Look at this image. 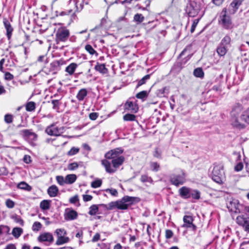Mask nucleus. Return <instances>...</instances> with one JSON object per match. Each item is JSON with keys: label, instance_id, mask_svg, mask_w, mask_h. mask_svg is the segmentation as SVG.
<instances>
[{"label": "nucleus", "instance_id": "5", "mask_svg": "<svg viewBox=\"0 0 249 249\" xmlns=\"http://www.w3.org/2000/svg\"><path fill=\"white\" fill-rule=\"evenodd\" d=\"M19 133L24 140L27 141L31 145H36L35 142L37 140L38 136L36 133L33 132L32 129L22 130L20 131Z\"/></svg>", "mask_w": 249, "mask_h": 249}, {"label": "nucleus", "instance_id": "56", "mask_svg": "<svg viewBox=\"0 0 249 249\" xmlns=\"http://www.w3.org/2000/svg\"><path fill=\"white\" fill-rule=\"evenodd\" d=\"M13 116L10 114H7L4 116V121L7 124H10L13 122Z\"/></svg>", "mask_w": 249, "mask_h": 249}, {"label": "nucleus", "instance_id": "40", "mask_svg": "<svg viewBox=\"0 0 249 249\" xmlns=\"http://www.w3.org/2000/svg\"><path fill=\"white\" fill-rule=\"evenodd\" d=\"M195 199H199L200 198V192L197 190H192L190 192V197Z\"/></svg>", "mask_w": 249, "mask_h": 249}, {"label": "nucleus", "instance_id": "6", "mask_svg": "<svg viewBox=\"0 0 249 249\" xmlns=\"http://www.w3.org/2000/svg\"><path fill=\"white\" fill-rule=\"evenodd\" d=\"M61 65L59 61H54L49 65L44 66L43 68V71L47 74H56L60 70Z\"/></svg>", "mask_w": 249, "mask_h": 249}, {"label": "nucleus", "instance_id": "55", "mask_svg": "<svg viewBox=\"0 0 249 249\" xmlns=\"http://www.w3.org/2000/svg\"><path fill=\"white\" fill-rule=\"evenodd\" d=\"M6 207L9 209L13 208L15 205V203L11 199H7L5 201Z\"/></svg>", "mask_w": 249, "mask_h": 249}, {"label": "nucleus", "instance_id": "34", "mask_svg": "<svg viewBox=\"0 0 249 249\" xmlns=\"http://www.w3.org/2000/svg\"><path fill=\"white\" fill-rule=\"evenodd\" d=\"M76 176L74 174H70L65 177L66 184H72L76 179Z\"/></svg>", "mask_w": 249, "mask_h": 249}, {"label": "nucleus", "instance_id": "47", "mask_svg": "<svg viewBox=\"0 0 249 249\" xmlns=\"http://www.w3.org/2000/svg\"><path fill=\"white\" fill-rule=\"evenodd\" d=\"M150 166L152 171L157 172L160 168V166L157 162H151L150 163Z\"/></svg>", "mask_w": 249, "mask_h": 249}, {"label": "nucleus", "instance_id": "61", "mask_svg": "<svg viewBox=\"0 0 249 249\" xmlns=\"http://www.w3.org/2000/svg\"><path fill=\"white\" fill-rule=\"evenodd\" d=\"M106 192L107 193H109L112 196H117L118 195V191L115 189H107L106 190Z\"/></svg>", "mask_w": 249, "mask_h": 249}, {"label": "nucleus", "instance_id": "45", "mask_svg": "<svg viewBox=\"0 0 249 249\" xmlns=\"http://www.w3.org/2000/svg\"><path fill=\"white\" fill-rule=\"evenodd\" d=\"M63 97V95H61V97L59 98V99H57L55 100H52L51 101V103L53 104V109H58L59 107V106L60 105V103L59 102V100L62 99Z\"/></svg>", "mask_w": 249, "mask_h": 249}, {"label": "nucleus", "instance_id": "37", "mask_svg": "<svg viewBox=\"0 0 249 249\" xmlns=\"http://www.w3.org/2000/svg\"><path fill=\"white\" fill-rule=\"evenodd\" d=\"M23 232L22 229L20 228H14L13 230L12 233L13 235L16 238H18Z\"/></svg>", "mask_w": 249, "mask_h": 249}, {"label": "nucleus", "instance_id": "15", "mask_svg": "<svg viewBox=\"0 0 249 249\" xmlns=\"http://www.w3.org/2000/svg\"><path fill=\"white\" fill-rule=\"evenodd\" d=\"M78 213L71 208L66 209L64 213L65 219L67 221L73 220L77 219Z\"/></svg>", "mask_w": 249, "mask_h": 249}, {"label": "nucleus", "instance_id": "38", "mask_svg": "<svg viewBox=\"0 0 249 249\" xmlns=\"http://www.w3.org/2000/svg\"><path fill=\"white\" fill-rule=\"evenodd\" d=\"M148 95V92L147 91L143 90V91H142L136 94V97L138 99H140L142 100H144L147 97Z\"/></svg>", "mask_w": 249, "mask_h": 249}, {"label": "nucleus", "instance_id": "30", "mask_svg": "<svg viewBox=\"0 0 249 249\" xmlns=\"http://www.w3.org/2000/svg\"><path fill=\"white\" fill-rule=\"evenodd\" d=\"M17 187L18 189L27 191H30L32 190L31 186L24 181H22L19 183L17 185Z\"/></svg>", "mask_w": 249, "mask_h": 249}, {"label": "nucleus", "instance_id": "60", "mask_svg": "<svg viewBox=\"0 0 249 249\" xmlns=\"http://www.w3.org/2000/svg\"><path fill=\"white\" fill-rule=\"evenodd\" d=\"M78 167V164L77 162H74L71 163L68 165V169L70 170H74Z\"/></svg>", "mask_w": 249, "mask_h": 249}, {"label": "nucleus", "instance_id": "4", "mask_svg": "<svg viewBox=\"0 0 249 249\" xmlns=\"http://www.w3.org/2000/svg\"><path fill=\"white\" fill-rule=\"evenodd\" d=\"M185 174L183 170L178 169L170 176L171 183L176 186L182 185L185 182Z\"/></svg>", "mask_w": 249, "mask_h": 249}, {"label": "nucleus", "instance_id": "41", "mask_svg": "<svg viewBox=\"0 0 249 249\" xmlns=\"http://www.w3.org/2000/svg\"><path fill=\"white\" fill-rule=\"evenodd\" d=\"M144 19V17L141 14L137 13L134 16V21H135L137 24L142 23Z\"/></svg>", "mask_w": 249, "mask_h": 249}, {"label": "nucleus", "instance_id": "42", "mask_svg": "<svg viewBox=\"0 0 249 249\" xmlns=\"http://www.w3.org/2000/svg\"><path fill=\"white\" fill-rule=\"evenodd\" d=\"M89 210L88 213L90 215H94L96 213H97L99 208H98V205L94 204V205H91L89 207Z\"/></svg>", "mask_w": 249, "mask_h": 249}, {"label": "nucleus", "instance_id": "33", "mask_svg": "<svg viewBox=\"0 0 249 249\" xmlns=\"http://www.w3.org/2000/svg\"><path fill=\"white\" fill-rule=\"evenodd\" d=\"M191 49H192V45H189L186 47V48L182 51L181 53L180 54L179 56H181L182 55H184L185 53L187 51H189V53L187 55V60H189L192 56L193 54L191 53Z\"/></svg>", "mask_w": 249, "mask_h": 249}, {"label": "nucleus", "instance_id": "35", "mask_svg": "<svg viewBox=\"0 0 249 249\" xmlns=\"http://www.w3.org/2000/svg\"><path fill=\"white\" fill-rule=\"evenodd\" d=\"M240 118L242 121L249 124V107L243 113Z\"/></svg>", "mask_w": 249, "mask_h": 249}, {"label": "nucleus", "instance_id": "31", "mask_svg": "<svg viewBox=\"0 0 249 249\" xmlns=\"http://www.w3.org/2000/svg\"><path fill=\"white\" fill-rule=\"evenodd\" d=\"M242 2L238 0H233L230 4V6L233 8V13L236 12L239 6L241 5Z\"/></svg>", "mask_w": 249, "mask_h": 249}, {"label": "nucleus", "instance_id": "29", "mask_svg": "<svg viewBox=\"0 0 249 249\" xmlns=\"http://www.w3.org/2000/svg\"><path fill=\"white\" fill-rule=\"evenodd\" d=\"M70 241V238L68 237H65L64 235L60 236L57 237V239L55 242V244L57 246H60L64 244L68 243Z\"/></svg>", "mask_w": 249, "mask_h": 249}, {"label": "nucleus", "instance_id": "21", "mask_svg": "<svg viewBox=\"0 0 249 249\" xmlns=\"http://www.w3.org/2000/svg\"><path fill=\"white\" fill-rule=\"evenodd\" d=\"M231 121L232 126L237 128L243 129L246 126L244 124L239 122L238 116L231 117Z\"/></svg>", "mask_w": 249, "mask_h": 249}, {"label": "nucleus", "instance_id": "25", "mask_svg": "<svg viewBox=\"0 0 249 249\" xmlns=\"http://www.w3.org/2000/svg\"><path fill=\"white\" fill-rule=\"evenodd\" d=\"M78 65L76 63H71L66 68L65 71L68 72L69 75H71L74 73Z\"/></svg>", "mask_w": 249, "mask_h": 249}, {"label": "nucleus", "instance_id": "59", "mask_svg": "<svg viewBox=\"0 0 249 249\" xmlns=\"http://www.w3.org/2000/svg\"><path fill=\"white\" fill-rule=\"evenodd\" d=\"M37 61L39 62H43L44 64L48 63V59L45 55H40L37 58Z\"/></svg>", "mask_w": 249, "mask_h": 249}, {"label": "nucleus", "instance_id": "53", "mask_svg": "<svg viewBox=\"0 0 249 249\" xmlns=\"http://www.w3.org/2000/svg\"><path fill=\"white\" fill-rule=\"evenodd\" d=\"M140 180L142 182H151L152 181V178L146 175H142Z\"/></svg>", "mask_w": 249, "mask_h": 249}, {"label": "nucleus", "instance_id": "16", "mask_svg": "<svg viewBox=\"0 0 249 249\" xmlns=\"http://www.w3.org/2000/svg\"><path fill=\"white\" fill-rule=\"evenodd\" d=\"M238 201L235 199H232L227 203V207L230 211L234 213L240 212Z\"/></svg>", "mask_w": 249, "mask_h": 249}, {"label": "nucleus", "instance_id": "46", "mask_svg": "<svg viewBox=\"0 0 249 249\" xmlns=\"http://www.w3.org/2000/svg\"><path fill=\"white\" fill-rule=\"evenodd\" d=\"M100 206H103V207L106 208L107 210H112L115 208H117L116 201H112L110 202L108 204V206H107V205L104 204H100Z\"/></svg>", "mask_w": 249, "mask_h": 249}, {"label": "nucleus", "instance_id": "48", "mask_svg": "<svg viewBox=\"0 0 249 249\" xmlns=\"http://www.w3.org/2000/svg\"><path fill=\"white\" fill-rule=\"evenodd\" d=\"M123 119L125 121H134L136 119V116L134 114L127 113L124 116Z\"/></svg>", "mask_w": 249, "mask_h": 249}, {"label": "nucleus", "instance_id": "28", "mask_svg": "<svg viewBox=\"0 0 249 249\" xmlns=\"http://www.w3.org/2000/svg\"><path fill=\"white\" fill-rule=\"evenodd\" d=\"M231 42V38L229 36L226 35L222 39L219 44L228 48L230 46Z\"/></svg>", "mask_w": 249, "mask_h": 249}, {"label": "nucleus", "instance_id": "57", "mask_svg": "<svg viewBox=\"0 0 249 249\" xmlns=\"http://www.w3.org/2000/svg\"><path fill=\"white\" fill-rule=\"evenodd\" d=\"M79 151V148L73 147L68 151L67 155L68 156H73L76 154Z\"/></svg>", "mask_w": 249, "mask_h": 249}, {"label": "nucleus", "instance_id": "52", "mask_svg": "<svg viewBox=\"0 0 249 249\" xmlns=\"http://www.w3.org/2000/svg\"><path fill=\"white\" fill-rule=\"evenodd\" d=\"M56 179L57 183L61 186L64 185L65 184H66V179L64 178L63 176H58L56 177Z\"/></svg>", "mask_w": 249, "mask_h": 249}, {"label": "nucleus", "instance_id": "64", "mask_svg": "<svg viewBox=\"0 0 249 249\" xmlns=\"http://www.w3.org/2000/svg\"><path fill=\"white\" fill-rule=\"evenodd\" d=\"M173 235V232L171 230H166L165 231V237L166 239L171 238Z\"/></svg>", "mask_w": 249, "mask_h": 249}, {"label": "nucleus", "instance_id": "2", "mask_svg": "<svg viewBox=\"0 0 249 249\" xmlns=\"http://www.w3.org/2000/svg\"><path fill=\"white\" fill-rule=\"evenodd\" d=\"M211 176L212 178L214 181L219 184H222L225 178V172L223 164H214Z\"/></svg>", "mask_w": 249, "mask_h": 249}, {"label": "nucleus", "instance_id": "43", "mask_svg": "<svg viewBox=\"0 0 249 249\" xmlns=\"http://www.w3.org/2000/svg\"><path fill=\"white\" fill-rule=\"evenodd\" d=\"M194 75L196 77L202 78L204 76V72L202 69L198 68L194 70Z\"/></svg>", "mask_w": 249, "mask_h": 249}, {"label": "nucleus", "instance_id": "62", "mask_svg": "<svg viewBox=\"0 0 249 249\" xmlns=\"http://www.w3.org/2000/svg\"><path fill=\"white\" fill-rule=\"evenodd\" d=\"M79 201V197L78 195H75L74 196L70 198L69 202L71 204H76Z\"/></svg>", "mask_w": 249, "mask_h": 249}, {"label": "nucleus", "instance_id": "8", "mask_svg": "<svg viewBox=\"0 0 249 249\" xmlns=\"http://www.w3.org/2000/svg\"><path fill=\"white\" fill-rule=\"evenodd\" d=\"M136 197L126 196L120 200L116 201L117 208L119 210H126L129 205L132 204Z\"/></svg>", "mask_w": 249, "mask_h": 249}, {"label": "nucleus", "instance_id": "44", "mask_svg": "<svg viewBox=\"0 0 249 249\" xmlns=\"http://www.w3.org/2000/svg\"><path fill=\"white\" fill-rule=\"evenodd\" d=\"M85 50L90 54L94 55L95 54L96 56L98 55L97 52L93 49V48L89 44L86 45L85 46Z\"/></svg>", "mask_w": 249, "mask_h": 249}, {"label": "nucleus", "instance_id": "12", "mask_svg": "<svg viewBox=\"0 0 249 249\" xmlns=\"http://www.w3.org/2000/svg\"><path fill=\"white\" fill-rule=\"evenodd\" d=\"M236 221L238 225L243 226L245 231L249 232V215L238 216Z\"/></svg>", "mask_w": 249, "mask_h": 249}, {"label": "nucleus", "instance_id": "14", "mask_svg": "<svg viewBox=\"0 0 249 249\" xmlns=\"http://www.w3.org/2000/svg\"><path fill=\"white\" fill-rule=\"evenodd\" d=\"M183 220L184 224L182 226V227L190 228L194 231H195L196 230V226L193 223L194 219L192 216L184 215Z\"/></svg>", "mask_w": 249, "mask_h": 249}, {"label": "nucleus", "instance_id": "58", "mask_svg": "<svg viewBox=\"0 0 249 249\" xmlns=\"http://www.w3.org/2000/svg\"><path fill=\"white\" fill-rule=\"evenodd\" d=\"M55 233L57 236V237L60 236L65 235L67 233L66 231L63 229H57L55 231Z\"/></svg>", "mask_w": 249, "mask_h": 249}, {"label": "nucleus", "instance_id": "23", "mask_svg": "<svg viewBox=\"0 0 249 249\" xmlns=\"http://www.w3.org/2000/svg\"><path fill=\"white\" fill-rule=\"evenodd\" d=\"M58 192V188L55 185H53L50 186L47 190L48 194L50 197H52L56 196H57Z\"/></svg>", "mask_w": 249, "mask_h": 249}, {"label": "nucleus", "instance_id": "11", "mask_svg": "<svg viewBox=\"0 0 249 249\" xmlns=\"http://www.w3.org/2000/svg\"><path fill=\"white\" fill-rule=\"evenodd\" d=\"M124 152V150L121 147L116 148L112 149L105 155V157L106 158V160H113L116 158H119L121 156V154Z\"/></svg>", "mask_w": 249, "mask_h": 249}, {"label": "nucleus", "instance_id": "24", "mask_svg": "<svg viewBox=\"0 0 249 249\" xmlns=\"http://www.w3.org/2000/svg\"><path fill=\"white\" fill-rule=\"evenodd\" d=\"M71 0H53V3H56L57 5L61 9H65L71 3Z\"/></svg>", "mask_w": 249, "mask_h": 249}, {"label": "nucleus", "instance_id": "17", "mask_svg": "<svg viewBox=\"0 0 249 249\" xmlns=\"http://www.w3.org/2000/svg\"><path fill=\"white\" fill-rule=\"evenodd\" d=\"M4 27L6 30V36L8 39L10 40L12 33L13 32V28L12 27L10 23L6 18H4L3 20Z\"/></svg>", "mask_w": 249, "mask_h": 249}, {"label": "nucleus", "instance_id": "19", "mask_svg": "<svg viewBox=\"0 0 249 249\" xmlns=\"http://www.w3.org/2000/svg\"><path fill=\"white\" fill-rule=\"evenodd\" d=\"M243 109L241 104L237 103L234 104L232 107L231 115V117L238 116Z\"/></svg>", "mask_w": 249, "mask_h": 249}, {"label": "nucleus", "instance_id": "3", "mask_svg": "<svg viewBox=\"0 0 249 249\" xmlns=\"http://www.w3.org/2000/svg\"><path fill=\"white\" fill-rule=\"evenodd\" d=\"M201 8V4L198 0H189L186 6L185 12L188 16L195 17L200 12Z\"/></svg>", "mask_w": 249, "mask_h": 249}, {"label": "nucleus", "instance_id": "49", "mask_svg": "<svg viewBox=\"0 0 249 249\" xmlns=\"http://www.w3.org/2000/svg\"><path fill=\"white\" fill-rule=\"evenodd\" d=\"M12 219H13L16 222L19 223L20 225L23 226L24 224V221L21 219L20 216H18L17 214H14L11 216Z\"/></svg>", "mask_w": 249, "mask_h": 249}, {"label": "nucleus", "instance_id": "13", "mask_svg": "<svg viewBox=\"0 0 249 249\" xmlns=\"http://www.w3.org/2000/svg\"><path fill=\"white\" fill-rule=\"evenodd\" d=\"M226 13V9H224L221 12L220 18L223 27L226 29H228L231 27V21L230 17L227 15Z\"/></svg>", "mask_w": 249, "mask_h": 249}, {"label": "nucleus", "instance_id": "22", "mask_svg": "<svg viewBox=\"0 0 249 249\" xmlns=\"http://www.w3.org/2000/svg\"><path fill=\"white\" fill-rule=\"evenodd\" d=\"M88 95V90L86 89L83 88L80 89L77 95L76 98L79 102H82L84 100Z\"/></svg>", "mask_w": 249, "mask_h": 249}, {"label": "nucleus", "instance_id": "1", "mask_svg": "<svg viewBox=\"0 0 249 249\" xmlns=\"http://www.w3.org/2000/svg\"><path fill=\"white\" fill-rule=\"evenodd\" d=\"M124 161V157L121 156L119 158L112 160L111 163L113 168L111 167V162L107 160H101V163L105 168L106 171L107 173L112 174L116 172V168L121 166Z\"/></svg>", "mask_w": 249, "mask_h": 249}, {"label": "nucleus", "instance_id": "36", "mask_svg": "<svg viewBox=\"0 0 249 249\" xmlns=\"http://www.w3.org/2000/svg\"><path fill=\"white\" fill-rule=\"evenodd\" d=\"M168 89L166 87H164L160 89H159L157 90L156 94L157 95L160 97H162L165 96V93H168Z\"/></svg>", "mask_w": 249, "mask_h": 249}, {"label": "nucleus", "instance_id": "18", "mask_svg": "<svg viewBox=\"0 0 249 249\" xmlns=\"http://www.w3.org/2000/svg\"><path fill=\"white\" fill-rule=\"evenodd\" d=\"M125 109L131 113H136L139 109L138 105L132 101H127L124 105Z\"/></svg>", "mask_w": 249, "mask_h": 249}, {"label": "nucleus", "instance_id": "20", "mask_svg": "<svg viewBox=\"0 0 249 249\" xmlns=\"http://www.w3.org/2000/svg\"><path fill=\"white\" fill-rule=\"evenodd\" d=\"M191 189L185 186L182 187L179 190V196L184 199L190 198V192Z\"/></svg>", "mask_w": 249, "mask_h": 249}, {"label": "nucleus", "instance_id": "7", "mask_svg": "<svg viewBox=\"0 0 249 249\" xmlns=\"http://www.w3.org/2000/svg\"><path fill=\"white\" fill-rule=\"evenodd\" d=\"M70 36V31L66 27L58 28L55 34V41L57 44L60 42H65Z\"/></svg>", "mask_w": 249, "mask_h": 249}, {"label": "nucleus", "instance_id": "39", "mask_svg": "<svg viewBox=\"0 0 249 249\" xmlns=\"http://www.w3.org/2000/svg\"><path fill=\"white\" fill-rule=\"evenodd\" d=\"M25 107L27 111H33L36 108V103L32 101L29 102L26 104Z\"/></svg>", "mask_w": 249, "mask_h": 249}, {"label": "nucleus", "instance_id": "63", "mask_svg": "<svg viewBox=\"0 0 249 249\" xmlns=\"http://www.w3.org/2000/svg\"><path fill=\"white\" fill-rule=\"evenodd\" d=\"M243 168V164L241 162L238 163L234 167L235 171L237 172L240 171Z\"/></svg>", "mask_w": 249, "mask_h": 249}, {"label": "nucleus", "instance_id": "50", "mask_svg": "<svg viewBox=\"0 0 249 249\" xmlns=\"http://www.w3.org/2000/svg\"><path fill=\"white\" fill-rule=\"evenodd\" d=\"M150 74H147L145 76H144L143 77H142L141 80H140L138 81L137 87L138 88V87L144 84L145 83L146 80L150 78Z\"/></svg>", "mask_w": 249, "mask_h": 249}, {"label": "nucleus", "instance_id": "9", "mask_svg": "<svg viewBox=\"0 0 249 249\" xmlns=\"http://www.w3.org/2000/svg\"><path fill=\"white\" fill-rule=\"evenodd\" d=\"M65 129L64 126L58 127L53 124L46 128V132L50 136H58L64 133Z\"/></svg>", "mask_w": 249, "mask_h": 249}, {"label": "nucleus", "instance_id": "10", "mask_svg": "<svg viewBox=\"0 0 249 249\" xmlns=\"http://www.w3.org/2000/svg\"><path fill=\"white\" fill-rule=\"evenodd\" d=\"M37 240L39 242L45 243L47 246H49L54 241L53 236L50 232H44L40 234L37 237Z\"/></svg>", "mask_w": 249, "mask_h": 249}, {"label": "nucleus", "instance_id": "51", "mask_svg": "<svg viewBox=\"0 0 249 249\" xmlns=\"http://www.w3.org/2000/svg\"><path fill=\"white\" fill-rule=\"evenodd\" d=\"M102 181L101 179H97L92 181L91 183V186L93 188H96L101 186Z\"/></svg>", "mask_w": 249, "mask_h": 249}, {"label": "nucleus", "instance_id": "27", "mask_svg": "<svg viewBox=\"0 0 249 249\" xmlns=\"http://www.w3.org/2000/svg\"><path fill=\"white\" fill-rule=\"evenodd\" d=\"M95 69L96 71L102 74H106L108 72V70L106 68L104 64L98 63L97 65L95 66Z\"/></svg>", "mask_w": 249, "mask_h": 249}, {"label": "nucleus", "instance_id": "54", "mask_svg": "<svg viewBox=\"0 0 249 249\" xmlns=\"http://www.w3.org/2000/svg\"><path fill=\"white\" fill-rule=\"evenodd\" d=\"M42 227L41 224L39 222H35L32 226V230L33 231H38Z\"/></svg>", "mask_w": 249, "mask_h": 249}, {"label": "nucleus", "instance_id": "32", "mask_svg": "<svg viewBox=\"0 0 249 249\" xmlns=\"http://www.w3.org/2000/svg\"><path fill=\"white\" fill-rule=\"evenodd\" d=\"M50 200H43L40 203V207L43 210H47L50 208Z\"/></svg>", "mask_w": 249, "mask_h": 249}, {"label": "nucleus", "instance_id": "26", "mask_svg": "<svg viewBox=\"0 0 249 249\" xmlns=\"http://www.w3.org/2000/svg\"><path fill=\"white\" fill-rule=\"evenodd\" d=\"M228 50V48L219 44L216 48V52L220 56H223L226 54Z\"/></svg>", "mask_w": 249, "mask_h": 249}]
</instances>
